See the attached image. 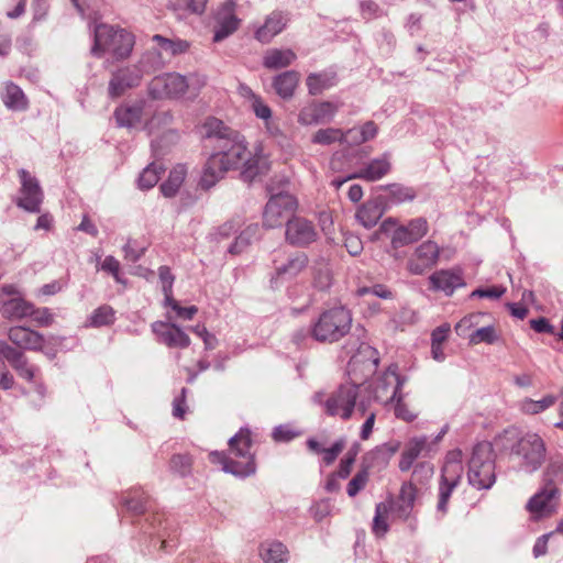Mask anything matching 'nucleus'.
I'll use <instances>...</instances> for the list:
<instances>
[{
    "mask_svg": "<svg viewBox=\"0 0 563 563\" xmlns=\"http://www.w3.org/2000/svg\"><path fill=\"white\" fill-rule=\"evenodd\" d=\"M195 133L200 139H217L219 141H239V134L222 120L216 117L206 118L195 129Z\"/></svg>",
    "mask_w": 563,
    "mask_h": 563,
    "instance_id": "nucleus-18",
    "label": "nucleus"
},
{
    "mask_svg": "<svg viewBox=\"0 0 563 563\" xmlns=\"http://www.w3.org/2000/svg\"><path fill=\"white\" fill-rule=\"evenodd\" d=\"M300 79L299 73L295 70L284 71L273 79L275 92L283 99H290Z\"/></svg>",
    "mask_w": 563,
    "mask_h": 563,
    "instance_id": "nucleus-30",
    "label": "nucleus"
},
{
    "mask_svg": "<svg viewBox=\"0 0 563 563\" xmlns=\"http://www.w3.org/2000/svg\"><path fill=\"white\" fill-rule=\"evenodd\" d=\"M148 503V497L143 490L135 489L130 492L129 495L124 498V506L128 510L134 514H142L146 510Z\"/></svg>",
    "mask_w": 563,
    "mask_h": 563,
    "instance_id": "nucleus-42",
    "label": "nucleus"
},
{
    "mask_svg": "<svg viewBox=\"0 0 563 563\" xmlns=\"http://www.w3.org/2000/svg\"><path fill=\"white\" fill-rule=\"evenodd\" d=\"M562 472L560 465L549 466L542 487L527 503L526 509L536 520L552 516L560 500V489L554 477Z\"/></svg>",
    "mask_w": 563,
    "mask_h": 563,
    "instance_id": "nucleus-8",
    "label": "nucleus"
},
{
    "mask_svg": "<svg viewBox=\"0 0 563 563\" xmlns=\"http://www.w3.org/2000/svg\"><path fill=\"white\" fill-rule=\"evenodd\" d=\"M115 320V311L111 306L102 305L98 307L89 317V324L91 327L110 325Z\"/></svg>",
    "mask_w": 563,
    "mask_h": 563,
    "instance_id": "nucleus-40",
    "label": "nucleus"
},
{
    "mask_svg": "<svg viewBox=\"0 0 563 563\" xmlns=\"http://www.w3.org/2000/svg\"><path fill=\"white\" fill-rule=\"evenodd\" d=\"M260 555L265 563H285L288 560L286 547L278 541H267L261 544Z\"/></svg>",
    "mask_w": 563,
    "mask_h": 563,
    "instance_id": "nucleus-34",
    "label": "nucleus"
},
{
    "mask_svg": "<svg viewBox=\"0 0 563 563\" xmlns=\"http://www.w3.org/2000/svg\"><path fill=\"white\" fill-rule=\"evenodd\" d=\"M100 268L111 274L117 283L126 286V279L122 278L120 274V262L115 257L112 255L106 256Z\"/></svg>",
    "mask_w": 563,
    "mask_h": 563,
    "instance_id": "nucleus-50",
    "label": "nucleus"
},
{
    "mask_svg": "<svg viewBox=\"0 0 563 563\" xmlns=\"http://www.w3.org/2000/svg\"><path fill=\"white\" fill-rule=\"evenodd\" d=\"M308 264V257L303 252H296L290 256L287 263L276 266V275L272 277V283L278 280H289L302 272Z\"/></svg>",
    "mask_w": 563,
    "mask_h": 563,
    "instance_id": "nucleus-28",
    "label": "nucleus"
},
{
    "mask_svg": "<svg viewBox=\"0 0 563 563\" xmlns=\"http://www.w3.org/2000/svg\"><path fill=\"white\" fill-rule=\"evenodd\" d=\"M429 282L432 289L441 290L449 296L456 288L465 286L461 271L455 268L437 271L429 277Z\"/></svg>",
    "mask_w": 563,
    "mask_h": 563,
    "instance_id": "nucleus-24",
    "label": "nucleus"
},
{
    "mask_svg": "<svg viewBox=\"0 0 563 563\" xmlns=\"http://www.w3.org/2000/svg\"><path fill=\"white\" fill-rule=\"evenodd\" d=\"M350 311L343 307L332 308L319 317V342H334L344 336L351 328Z\"/></svg>",
    "mask_w": 563,
    "mask_h": 563,
    "instance_id": "nucleus-10",
    "label": "nucleus"
},
{
    "mask_svg": "<svg viewBox=\"0 0 563 563\" xmlns=\"http://www.w3.org/2000/svg\"><path fill=\"white\" fill-rule=\"evenodd\" d=\"M153 42H156L158 47L166 54L170 56H176L185 53L189 44L188 42L179 38H167L163 35L156 34L152 37Z\"/></svg>",
    "mask_w": 563,
    "mask_h": 563,
    "instance_id": "nucleus-38",
    "label": "nucleus"
},
{
    "mask_svg": "<svg viewBox=\"0 0 563 563\" xmlns=\"http://www.w3.org/2000/svg\"><path fill=\"white\" fill-rule=\"evenodd\" d=\"M152 331L169 347L185 349L190 345V338L175 323L156 321L152 324Z\"/></svg>",
    "mask_w": 563,
    "mask_h": 563,
    "instance_id": "nucleus-21",
    "label": "nucleus"
},
{
    "mask_svg": "<svg viewBox=\"0 0 563 563\" xmlns=\"http://www.w3.org/2000/svg\"><path fill=\"white\" fill-rule=\"evenodd\" d=\"M467 481L478 490L489 489L495 484V453L489 442H481L473 448L468 461Z\"/></svg>",
    "mask_w": 563,
    "mask_h": 563,
    "instance_id": "nucleus-7",
    "label": "nucleus"
},
{
    "mask_svg": "<svg viewBox=\"0 0 563 563\" xmlns=\"http://www.w3.org/2000/svg\"><path fill=\"white\" fill-rule=\"evenodd\" d=\"M416 497L417 487L415 485L411 483H405L401 485L397 501V512L400 518L407 519L409 517L415 505Z\"/></svg>",
    "mask_w": 563,
    "mask_h": 563,
    "instance_id": "nucleus-36",
    "label": "nucleus"
},
{
    "mask_svg": "<svg viewBox=\"0 0 563 563\" xmlns=\"http://www.w3.org/2000/svg\"><path fill=\"white\" fill-rule=\"evenodd\" d=\"M378 132L377 125L373 121L364 123L358 129H352L349 131V135L353 139L360 136L361 141H369L376 137Z\"/></svg>",
    "mask_w": 563,
    "mask_h": 563,
    "instance_id": "nucleus-51",
    "label": "nucleus"
},
{
    "mask_svg": "<svg viewBox=\"0 0 563 563\" xmlns=\"http://www.w3.org/2000/svg\"><path fill=\"white\" fill-rule=\"evenodd\" d=\"M4 106L13 111H24L27 109L29 102L23 90L13 82H8L1 93Z\"/></svg>",
    "mask_w": 563,
    "mask_h": 563,
    "instance_id": "nucleus-31",
    "label": "nucleus"
},
{
    "mask_svg": "<svg viewBox=\"0 0 563 563\" xmlns=\"http://www.w3.org/2000/svg\"><path fill=\"white\" fill-rule=\"evenodd\" d=\"M145 249L136 244L135 241L129 240L123 246L124 258L129 262H137L144 254Z\"/></svg>",
    "mask_w": 563,
    "mask_h": 563,
    "instance_id": "nucleus-54",
    "label": "nucleus"
},
{
    "mask_svg": "<svg viewBox=\"0 0 563 563\" xmlns=\"http://www.w3.org/2000/svg\"><path fill=\"white\" fill-rule=\"evenodd\" d=\"M404 384V378L398 374V366L391 364L377 379L374 387V397L377 401L387 404L390 400H397L400 394V389Z\"/></svg>",
    "mask_w": 563,
    "mask_h": 563,
    "instance_id": "nucleus-15",
    "label": "nucleus"
},
{
    "mask_svg": "<svg viewBox=\"0 0 563 563\" xmlns=\"http://www.w3.org/2000/svg\"><path fill=\"white\" fill-rule=\"evenodd\" d=\"M463 474L462 452L460 450L450 451L446 454L445 463L442 468L439 484V498L437 509L442 515L448 511V504L452 492L460 484Z\"/></svg>",
    "mask_w": 563,
    "mask_h": 563,
    "instance_id": "nucleus-9",
    "label": "nucleus"
},
{
    "mask_svg": "<svg viewBox=\"0 0 563 563\" xmlns=\"http://www.w3.org/2000/svg\"><path fill=\"white\" fill-rule=\"evenodd\" d=\"M134 44L135 37L131 32L100 23L95 25L93 45L90 52L98 58L109 55L113 62H122L131 56Z\"/></svg>",
    "mask_w": 563,
    "mask_h": 563,
    "instance_id": "nucleus-3",
    "label": "nucleus"
},
{
    "mask_svg": "<svg viewBox=\"0 0 563 563\" xmlns=\"http://www.w3.org/2000/svg\"><path fill=\"white\" fill-rule=\"evenodd\" d=\"M33 320L41 327H48L53 323V314L51 313L48 308H34L32 313L29 314Z\"/></svg>",
    "mask_w": 563,
    "mask_h": 563,
    "instance_id": "nucleus-56",
    "label": "nucleus"
},
{
    "mask_svg": "<svg viewBox=\"0 0 563 563\" xmlns=\"http://www.w3.org/2000/svg\"><path fill=\"white\" fill-rule=\"evenodd\" d=\"M558 398L554 395H545L540 400L525 398L520 401V410L526 415H538L553 407Z\"/></svg>",
    "mask_w": 563,
    "mask_h": 563,
    "instance_id": "nucleus-37",
    "label": "nucleus"
},
{
    "mask_svg": "<svg viewBox=\"0 0 563 563\" xmlns=\"http://www.w3.org/2000/svg\"><path fill=\"white\" fill-rule=\"evenodd\" d=\"M113 115L121 128L141 129L144 124V106L141 102L122 104L115 109Z\"/></svg>",
    "mask_w": 563,
    "mask_h": 563,
    "instance_id": "nucleus-25",
    "label": "nucleus"
},
{
    "mask_svg": "<svg viewBox=\"0 0 563 563\" xmlns=\"http://www.w3.org/2000/svg\"><path fill=\"white\" fill-rule=\"evenodd\" d=\"M482 313H472L467 317H464L456 325L455 331L459 335H463L466 329H470L472 325L477 324L479 318H482Z\"/></svg>",
    "mask_w": 563,
    "mask_h": 563,
    "instance_id": "nucleus-62",
    "label": "nucleus"
},
{
    "mask_svg": "<svg viewBox=\"0 0 563 563\" xmlns=\"http://www.w3.org/2000/svg\"><path fill=\"white\" fill-rule=\"evenodd\" d=\"M369 481L368 467H361L356 474L351 478L346 486V493L350 497H355L361 490H363Z\"/></svg>",
    "mask_w": 563,
    "mask_h": 563,
    "instance_id": "nucleus-43",
    "label": "nucleus"
},
{
    "mask_svg": "<svg viewBox=\"0 0 563 563\" xmlns=\"http://www.w3.org/2000/svg\"><path fill=\"white\" fill-rule=\"evenodd\" d=\"M358 453L357 446H354L350 449L346 454L342 457L340 461L339 467H340V474L343 477H349L352 471V467L355 463L356 456Z\"/></svg>",
    "mask_w": 563,
    "mask_h": 563,
    "instance_id": "nucleus-53",
    "label": "nucleus"
},
{
    "mask_svg": "<svg viewBox=\"0 0 563 563\" xmlns=\"http://www.w3.org/2000/svg\"><path fill=\"white\" fill-rule=\"evenodd\" d=\"M164 166L157 162L151 163L146 168L143 169L139 177V187L141 189H151L159 180L161 173L164 170Z\"/></svg>",
    "mask_w": 563,
    "mask_h": 563,
    "instance_id": "nucleus-39",
    "label": "nucleus"
},
{
    "mask_svg": "<svg viewBox=\"0 0 563 563\" xmlns=\"http://www.w3.org/2000/svg\"><path fill=\"white\" fill-rule=\"evenodd\" d=\"M340 474V467L331 473L325 481L324 488L329 493H338L341 489V481L346 479Z\"/></svg>",
    "mask_w": 563,
    "mask_h": 563,
    "instance_id": "nucleus-61",
    "label": "nucleus"
},
{
    "mask_svg": "<svg viewBox=\"0 0 563 563\" xmlns=\"http://www.w3.org/2000/svg\"><path fill=\"white\" fill-rule=\"evenodd\" d=\"M159 279L162 282L163 292H168L173 288L174 276L167 266H161L158 271Z\"/></svg>",
    "mask_w": 563,
    "mask_h": 563,
    "instance_id": "nucleus-64",
    "label": "nucleus"
},
{
    "mask_svg": "<svg viewBox=\"0 0 563 563\" xmlns=\"http://www.w3.org/2000/svg\"><path fill=\"white\" fill-rule=\"evenodd\" d=\"M8 338L16 347L29 351H43L45 342L37 331L20 325L10 328Z\"/></svg>",
    "mask_w": 563,
    "mask_h": 563,
    "instance_id": "nucleus-23",
    "label": "nucleus"
},
{
    "mask_svg": "<svg viewBox=\"0 0 563 563\" xmlns=\"http://www.w3.org/2000/svg\"><path fill=\"white\" fill-rule=\"evenodd\" d=\"M316 231L311 221L301 218L292 217L288 220L286 227V240L294 245H305L314 240Z\"/></svg>",
    "mask_w": 563,
    "mask_h": 563,
    "instance_id": "nucleus-22",
    "label": "nucleus"
},
{
    "mask_svg": "<svg viewBox=\"0 0 563 563\" xmlns=\"http://www.w3.org/2000/svg\"><path fill=\"white\" fill-rule=\"evenodd\" d=\"M0 357L7 360L18 376L27 383L35 382L41 375L38 366L32 364L21 350L4 341H0Z\"/></svg>",
    "mask_w": 563,
    "mask_h": 563,
    "instance_id": "nucleus-13",
    "label": "nucleus"
},
{
    "mask_svg": "<svg viewBox=\"0 0 563 563\" xmlns=\"http://www.w3.org/2000/svg\"><path fill=\"white\" fill-rule=\"evenodd\" d=\"M497 340L495 328L492 325L482 327L474 331L470 335V343L471 344H478L482 342L492 344Z\"/></svg>",
    "mask_w": 563,
    "mask_h": 563,
    "instance_id": "nucleus-47",
    "label": "nucleus"
},
{
    "mask_svg": "<svg viewBox=\"0 0 563 563\" xmlns=\"http://www.w3.org/2000/svg\"><path fill=\"white\" fill-rule=\"evenodd\" d=\"M252 440L249 430L241 429L229 441L230 453L241 461L225 456L223 453L212 452L209 459L214 464H221L225 473L235 476H250L255 473L256 465L254 456L251 453Z\"/></svg>",
    "mask_w": 563,
    "mask_h": 563,
    "instance_id": "nucleus-4",
    "label": "nucleus"
},
{
    "mask_svg": "<svg viewBox=\"0 0 563 563\" xmlns=\"http://www.w3.org/2000/svg\"><path fill=\"white\" fill-rule=\"evenodd\" d=\"M395 415L397 418L411 422L417 418V412L404 401L402 396H398L395 405Z\"/></svg>",
    "mask_w": 563,
    "mask_h": 563,
    "instance_id": "nucleus-52",
    "label": "nucleus"
},
{
    "mask_svg": "<svg viewBox=\"0 0 563 563\" xmlns=\"http://www.w3.org/2000/svg\"><path fill=\"white\" fill-rule=\"evenodd\" d=\"M159 53L147 52L142 55L140 60L130 66L119 68L112 73L108 86V92L111 98L122 96L128 89L137 87L144 74L154 71L159 65L157 58Z\"/></svg>",
    "mask_w": 563,
    "mask_h": 563,
    "instance_id": "nucleus-6",
    "label": "nucleus"
},
{
    "mask_svg": "<svg viewBox=\"0 0 563 563\" xmlns=\"http://www.w3.org/2000/svg\"><path fill=\"white\" fill-rule=\"evenodd\" d=\"M186 394H187V389L181 388L180 395L177 396L173 401V416L180 420H183L185 418V413L187 410Z\"/></svg>",
    "mask_w": 563,
    "mask_h": 563,
    "instance_id": "nucleus-59",
    "label": "nucleus"
},
{
    "mask_svg": "<svg viewBox=\"0 0 563 563\" xmlns=\"http://www.w3.org/2000/svg\"><path fill=\"white\" fill-rule=\"evenodd\" d=\"M309 93L314 96L317 90V75L310 74L307 78ZM298 120L301 124H312L317 122V101L311 97L306 104L300 109Z\"/></svg>",
    "mask_w": 563,
    "mask_h": 563,
    "instance_id": "nucleus-32",
    "label": "nucleus"
},
{
    "mask_svg": "<svg viewBox=\"0 0 563 563\" xmlns=\"http://www.w3.org/2000/svg\"><path fill=\"white\" fill-rule=\"evenodd\" d=\"M450 331L451 328L449 323H444L435 328L431 334L432 344H443L446 341Z\"/></svg>",
    "mask_w": 563,
    "mask_h": 563,
    "instance_id": "nucleus-63",
    "label": "nucleus"
},
{
    "mask_svg": "<svg viewBox=\"0 0 563 563\" xmlns=\"http://www.w3.org/2000/svg\"><path fill=\"white\" fill-rule=\"evenodd\" d=\"M205 85V78L197 74L166 73L150 81L148 93L153 99H179L186 93L195 98Z\"/></svg>",
    "mask_w": 563,
    "mask_h": 563,
    "instance_id": "nucleus-5",
    "label": "nucleus"
},
{
    "mask_svg": "<svg viewBox=\"0 0 563 563\" xmlns=\"http://www.w3.org/2000/svg\"><path fill=\"white\" fill-rule=\"evenodd\" d=\"M18 175L21 187L19 189V196L15 199L16 206L27 212H40L44 192L38 180L23 168L18 172Z\"/></svg>",
    "mask_w": 563,
    "mask_h": 563,
    "instance_id": "nucleus-12",
    "label": "nucleus"
},
{
    "mask_svg": "<svg viewBox=\"0 0 563 563\" xmlns=\"http://www.w3.org/2000/svg\"><path fill=\"white\" fill-rule=\"evenodd\" d=\"M389 510L390 505L387 503H379L376 505L373 532L378 537H383L388 531L387 518Z\"/></svg>",
    "mask_w": 563,
    "mask_h": 563,
    "instance_id": "nucleus-41",
    "label": "nucleus"
},
{
    "mask_svg": "<svg viewBox=\"0 0 563 563\" xmlns=\"http://www.w3.org/2000/svg\"><path fill=\"white\" fill-rule=\"evenodd\" d=\"M251 108L258 119L267 121L272 117L271 108L263 101L261 97L258 99H255L254 102L251 103Z\"/></svg>",
    "mask_w": 563,
    "mask_h": 563,
    "instance_id": "nucleus-60",
    "label": "nucleus"
},
{
    "mask_svg": "<svg viewBox=\"0 0 563 563\" xmlns=\"http://www.w3.org/2000/svg\"><path fill=\"white\" fill-rule=\"evenodd\" d=\"M506 291V288L503 286H490L487 288H478L472 292V297H481V298H490L497 299L501 297Z\"/></svg>",
    "mask_w": 563,
    "mask_h": 563,
    "instance_id": "nucleus-58",
    "label": "nucleus"
},
{
    "mask_svg": "<svg viewBox=\"0 0 563 563\" xmlns=\"http://www.w3.org/2000/svg\"><path fill=\"white\" fill-rule=\"evenodd\" d=\"M296 54L290 48H271L265 52L263 66L267 69H279L291 65Z\"/></svg>",
    "mask_w": 563,
    "mask_h": 563,
    "instance_id": "nucleus-29",
    "label": "nucleus"
},
{
    "mask_svg": "<svg viewBox=\"0 0 563 563\" xmlns=\"http://www.w3.org/2000/svg\"><path fill=\"white\" fill-rule=\"evenodd\" d=\"M33 311V305L22 298H12L3 302L2 316L9 319H22L29 317Z\"/></svg>",
    "mask_w": 563,
    "mask_h": 563,
    "instance_id": "nucleus-35",
    "label": "nucleus"
},
{
    "mask_svg": "<svg viewBox=\"0 0 563 563\" xmlns=\"http://www.w3.org/2000/svg\"><path fill=\"white\" fill-rule=\"evenodd\" d=\"M301 431L296 429L291 424H280L276 427L273 431V439L276 442H288L292 439L299 437Z\"/></svg>",
    "mask_w": 563,
    "mask_h": 563,
    "instance_id": "nucleus-49",
    "label": "nucleus"
},
{
    "mask_svg": "<svg viewBox=\"0 0 563 563\" xmlns=\"http://www.w3.org/2000/svg\"><path fill=\"white\" fill-rule=\"evenodd\" d=\"M345 445H346V441L343 438H341V439L336 440L335 442H333L328 448L321 449L319 446V455L321 456L322 463L327 466L332 465L335 462V460L338 459V456L343 452V450L345 449Z\"/></svg>",
    "mask_w": 563,
    "mask_h": 563,
    "instance_id": "nucleus-45",
    "label": "nucleus"
},
{
    "mask_svg": "<svg viewBox=\"0 0 563 563\" xmlns=\"http://www.w3.org/2000/svg\"><path fill=\"white\" fill-rule=\"evenodd\" d=\"M257 232V224H251L246 227L245 230H243L235 239L234 243L229 247V252L231 254L241 253L251 243V240L256 236Z\"/></svg>",
    "mask_w": 563,
    "mask_h": 563,
    "instance_id": "nucleus-44",
    "label": "nucleus"
},
{
    "mask_svg": "<svg viewBox=\"0 0 563 563\" xmlns=\"http://www.w3.org/2000/svg\"><path fill=\"white\" fill-rule=\"evenodd\" d=\"M378 363L379 357L377 350L367 344H362L347 364V374L352 383L341 385L339 389L325 400L324 406L327 413L347 420L352 417L354 408H356L358 412L365 415V401L356 402L358 386L376 372Z\"/></svg>",
    "mask_w": 563,
    "mask_h": 563,
    "instance_id": "nucleus-2",
    "label": "nucleus"
},
{
    "mask_svg": "<svg viewBox=\"0 0 563 563\" xmlns=\"http://www.w3.org/2000/svg\"><path fill=\"white\" fill-rule=\"evenodd\" d=\"M428 222L423 218H417L407 225L398 227L393 234L391 244L394 247L411 244L422 239L428 233Z\"/></svg>",
    "mask_w": 563,
    "mask_h": 563,
    "instance_id": "nucleus-20",
    "label": "nucleus"
},
{
    "mask_svg": "<svg viewBox=\"0 0 563 563\" xmlns=\"http://www.w3.org/2000/svg\"><path fill=\"white\" fill-rule=\"evenodd\" d=\"M390 170V156L384 154L383 156L374 158L371 162L364 164L358 170L347 176L346 178L332 180L331 185L339 189L346 180L350 179L360 178L366 181H377L389 174Z\"/></svg>",
    "mask_w": 563,
    "mask_h": 563,
    "instance_id": "nucleus-16",
    "label": "nucleus"
},
{
    "mask_svg": "<svg viewBox=\"0 0 563 563\" xmlns=\"http://www.w3.org/2000/svg\"><path fill=\"white\" fill-rule=\"evenodd\" d=\"M440 249L435 242H423L409 258L407 268L411 274L421 275L437 264Z\"/></svg>",
    "mask_w": 563,
    "mask_h": 563,
    "instance_id": "nucleus-17",
    "label": "nucleus"
},
{
    "mask_svg": "<svg viewBox=\"0 0 563 563\" xmlns=\"http://www.w3.org/2000/svg\"><path fill=\"white\" fill-rule=\"evenodd\" d=\"M288 16L282 11H274L265 19V22L255 32V38L261 43H269L279 34L288 23Z\"/></svg>",
    "mask_w": 563,
    "mask_h": 563,
    "instance_id": "nucleus-26",
    "label": "nucleus"
},
{
    "mask_svg": "<svg viewBox=\"0 0 563 563\" xmlns=\"http://www.w3.org/2000/svg\"><path fill=\"white\" fill-rule=\"evenodd\" d=\"M384 202L380 197L367 200L356 211V220L366 229L377 224L384 214Z\"/></svg>",
    "mask_w": 563,
    "mask_h": 563,
    "instance_id": "nucleus-27",
    "label": "nucleus"
},
{
    "mask_svg": "<svg viewBox=\"0 0 563 563\" xmlns=\"http://www.w3.org/2000/svg\"><path fill=\"white\" fill-rule=\"evenodd\" d=\"M426 446L427 440L424 438H415L407 444L404 452L408 454L409 457L417 460L421 452L426 449Z\"/></svg>",
    "mask_w": 563,
    "mask_h": 563,
    "instance_id": "nucleus-57",
    "label": "nucleus"
},
{
    "mask_svg": "<svg viewBox=\"0 0 563 563\" xmlns=\"http://www.w3.org/2000/svg\"><path fill=\"white\" fill-rule=\"evenodd\" d=\"M358 296L373 295L379 298L389 299L393 294L389 289H387L384 285H374L372 287H362L357 289Z\"/></svg>",
    "mask_w": 563,
    "mask_h": 563,
    "instance_id": "nucleus-55",
    "label": "nucleus"
},
{
    "mask_svg": "<svg viewBox=\"0 0 563 563\" xmlns=\"http://www.w3.org/2000/svg\"><path fill=\"white\" fill-rule=\"evenodd\" d=\"M169 467L174 473L180 476H186L190 473L191 459L189 455L185 454L173 455L170 459Z\"/></svg>",
    "mask_w": 563,
    "mask_h": 563,
    "instance_id": "nucleus-48",
    "label": "nucleus"
},
{
    "mask_svg": "<svg viewBox=\"0 0 563 563\" xmlns=\"http://www.w3.org/2000/svg\"><path fill=\"white\" fill-rule=\"evenodd\" d=\"M187 176V167L184 164H177L168 175L166 181L161 185V191L166 198L174 197L181 187Z\"/></svg>",
    "mask_w": 563,
    "mask_h": 563,
    "instance_id": "nucleus-33",
    "label": "nucleus"
},
{
    "mask_svg": "<svg viewBox=\"0 0 563 563\" xmlns=\"http://www.w3.org/2000/svg\"><path fill=\"white\" fill-rule=\"evenodd\" d=\"M298 207L297 199L288 192L272 195L268 199L264 213L263 223L268 228H277L284 222L291 220V216Z\"/></svg>",
    "mask_w": 563,
    "mask_h": 563,
    "instance_id": "nucleus-11",
    "label": "nucleus"
},
{
    "mask_svg": "<svg viewBox=\"0 0 563 563\" xmlns=\"http://www.w3.org/2000/svg\"><path fill=\"white\" fill-rule=\"evenodd\" d=\"M235 3L232 0H227L220 10L216 14L217 26L214 30L213 41L221 42L232 33H234L238 27L240 20L236 18L234 13Z\"/></svg>",
    "mask_w": 563,
    "mask_h": 563,
    "instance_id": "nucleus-19",
    "label": "nucleus"
},
{
    "mask_svg": "<svg viewBox=\"0 0 563 563\" xmlns=\"http://www.w3.org/2000/svg\"><path fill=\"white\" fill-rule=\"evenodd\" d=\"M227 147L210 155L205 164L199 186L208 190L230 169L241 168L244 180L252 181L265 175L272 165L263 143H227Z\"/></svg>",
    "mask_w": 563,
    "mask_h": 563,
    "instance_id": "nucleus-1",
    "label": "nucleus"
},
{
    "mask_svg": "<svg viewBox=\"0 0 563 563\" xmlns=\"http://www.w3.org/2000/svg\"><path fill=\"white\" fill-rule=\"evenodd\" d=\"M389 191L390 198L397 203L411 201L416 197V191L411 187L399 184H393L385 187Z\"/></svg>",
    "mask_w": 563,
    "mask_h": 563,
    "instance_id": "nucleus-46",
    "label": "nucleus"
},
{
    "mask_svg": "<svg viewBox=\"0 0 563 563\" xmlns=\"http://www.w3.org/2000/svg\"><path fill=\"white\" fill-rule=\"evenodd\" d=\"M515 453L522 459V465L529 471H536L543 462L545 448L538 434H527L514 448Z\"/></svg>",
    "mask_w": 563,
    "mask_h": 563,
    "instance_id": "nucleus-14",
    "label": "nucleus"
}]
</instances>
